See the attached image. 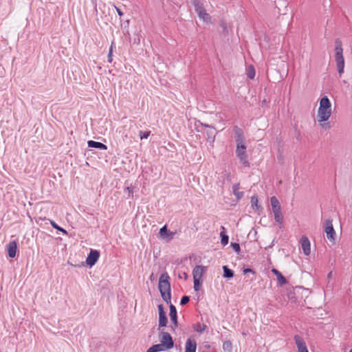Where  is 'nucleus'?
I'll list each match as a JSON object with an SVG mask.
<instances>
[{"instance_id":"nucleus-38","label":"nucleus","mask_w":352,"mask_h":352,"mask_svg":"<svg viewBox=\"0 0 352 352\" xmlns=\"http://www.w3.org/2000/svg\"><path fill=\"white\" fill-rule=\"evenodd\" d=\"M207 134L208 135V138H212V140L214 139V129L212 128L210 131H208Z\"/></svg>"},{"instance_id":"nucleus-29","label":"nucleus","mask_w":352,"mask_h":352,"mask_svg":"<svg viewBox=\"0 0 352 352\" xmlns=\"http://www.w3.org/2000/svg\"><path fill=\"white\" fill-rule=\"evenodd\" d=\"M232 345L230 341H225L223 344V349L224 351H231Z\"/></svg>"},{"instance_id":"nucleus-41","label":"nucleus","mask_w":352,"mask_h":352,"mask_svg":"<svg viewBox=\"0 0 352 352\" xmlns=\"http://www.w3.org/2000/svg\"><path fill=\"white\" fill-rule=\"evenodd\" d=\"M243 272H244L245 274H246V273H248V272H253V270H252V269H250V268H247V269H245V270H243Z\"/></svg>"},{"instance_id":"nucleus-35","label":"nucleus","mask_w":352,"mask_h":352,"mask_svg":"<svg viewBox=\"0 0 352 352\" xmlns=\"http://www.w3.org/2000/svg\"><path fill=\"white\" fill-rule=\"evenodd\" d=\"M235 142H236V146H247V145L245 144V139L236 140V141H235Z\"/></svg>"},{"instance_id":"nucleus-25","label":"nucleus","mask_w":352,"mask_h":352,"mask_svg":"<svg viewBox=\"0 0 352 352\" xmlns=\"http://www.w3.org/2000/svg\"><path fill=\"white\" fill-rule=\"evenodd\" d=\"M168 319L166 314L159 316V327H166Z\"/></svg>"},{"instance_id":"nucleus-40","label":"nucleus","mask_w":352,"mask_h":352,"mask_svg":"<svg viewBox=\"0 0 352 352\" xmlns=\"http://www.w3.org/2000/svg\"><path fill=\"white\" fill-rule=\"evenodd\" d=\"M115 8H116V11H117V13H118V14L119 16H122V15H123V12H122V11L121 10V9H120V8H118V7H116V6H115Z\"/></svg>"},{"instance_id":"nucleus-32","label":"nucleus","mask_w":352,"mask_h":352,"mask_svg":"<svg viewBox=\"0 0 352 352\" xmlns=\"http://www.w3.org/2000/svg\"><path fill=\"white\" fill-rule=\"evenodd\" d=\"M230 246L233 248V250H234L236 252L239 253V252H240V250H241V249H240V245H239V243L232 242V243H230Z\"/></svg>"},{"instance_id":"nucleus-19","label":"nucleus","mask_w":352,"mask_h":352,"mask_svg":"<svg viewBox=\"0 0 352 352\" xmlns=\"http://www.w3.org/2000/svg\"><path fill=\"white\" fill-rule=\"evenodd\" d=\"M192 5L195 7V10L196 12H200L201 10H206L204 8V1L203 0H192Z\"/></svg>"},{"instance_id":"nucleus-33","label":"nucleus","mask_w":352,"mask_h":352,"mask_svg":"<svg viewBox=\"0 0 352 352\" xmlns=\"http://www.w3.org/2000/svg\"><path fill=\"white\" fill-rule=\"evenodd\" d=\"M190 300V298L188 296H182L181 300H180V305H185L187 304Z\"/></svg>"},{"instance_id":"nucleus-15","label":"nucleus","mask_w":352,"mask_h":352,"mask_svg":"<svg viewBox=\"0 0 352 352\" xmlns=\"http://www.w3.org/2000/svg\"><path fill=\"white\" fill-rule=\"evenodd\" d=\"M233 132L234 135V140H245L244 132L242 129L238 126H233Z\"/></svg>"},{"instance_id":"nucleus-37","label":"nucleus","mask_w":352,"mask_h":352,"mask_svg":"<svg viewBox=\"0 0 352 352\" xmlns=\"http://www.w3.org/2000/svg\"><path fill=\"white\" fill-rule=\"evenodd\" d=\"M112 53H113V46L111 45L110 49H109V54H108V62L109 63H111L112 62Z\"/></svg>"},{"instance_id":"nucleus-17","label":"nucleus","mask_w":352,"mask_h":352,"mask_svg":"<svg viewBox=\"0 0 352 352\" xmlns=\"http://www.w3.org/2000/svg\"><path fill=\"white\" fill-rule=\"evenodd\" d=\"M88 146L90 148H95L100 150H107V146L103 143L96 142L94 140H89L87 142Z\"/></svg>"},{"instance_id":"nucleus-26","label":"nucleus","mask_w":352,"mask_h":352,"mask_svg":"<svg viewBox=\"0 0 352 352\" xmlns=\"http://www.w3.org/2000/svg\"><path fill=\"white\" fill-rule=\"evenodd\" d=\"M193 328L195 331L202 333L206 329V325L198 322L194 325Z\"/></svg>"},{"instance_id":"nucleus-43","label":"nucleus","mask_w":352,"mask_h":352,"mask_svg":"<svg viewBox=\"0 0 352 352\" xmlns=\"http://www.w3.org/2000/svg\"><path fill=\"white\" fill-rule=\"evenodd\" d=\"M331 276H332V272H329V274H327L328 278H330L331 277Z\"/></svg>"},{"instance_id":"nucleus-16","label":"nucleus","mask_w":352,"mask_h":352,"mask_svg":"<svg viewBox=\"0 0 352 352\" xmlns=\"http://www.w3.org/2000/svg\"><path fill=\"white\" fill-rule=\"evenodd\" d=\"M160 234L162 238H167L168 240L172 239L175 235V232H170L167 230L166 226H164L160 230Z\"/></svg>"},{"instance_id":"nucleus-30","label":"nucleus","mask_w":352,"mask_h":352,"mask_svg":"<svg viewBox=\"0 0 352 352\" xmlns=\"http://www.w3.org/2000/svg\"><path fill=\"white\" fill-rule=\"evenodd\" d=\"M151 134V131H140L139 132V135L141 140L147 138Z\"/></svg>"},{"instance_id":"nucleus-8","label":"nucleus","mask_w":352,"mask_h":352,"mask_svg":"<svg viewBox=\"0 0 352 352\" xmlns=\"http://www.w3.org/2000/svg\"><path fill=\"white\" fill-rule=\"evenodd\" d=\"M100 257V252L98 250H91L90 252L89 253L87 259H86V263L91 267L94 266L98 261Z\"/></svg>"},{"instance_id":"nucleus-20","label":"nucleus","mask_w":352,"mask_h":352,"mask_svg":"<svg viewBox=\"0 0 352 352\" xmlns=\"http://www.w3.org/2000/svg\"><path fill=\"white\" fill-rule=\"evenodd\" d=\"M221 229L222 230L220 232L221 243L223 245H226L228 243L229 236L226 234V229L223 226H221Z\"/></svg>"},{"instance_id":"nucleus-36","label":"nucleus","mask_w":352,"mask_h":352,"mask_svg":"<svg viewBox=\"0 0 352 352\" xmlns=\"http://www.w3.org/2000/svg\"><path fill=\"white\" fill-rule=\"evenodd\" d=\"M158 311H159V316L166 314V312L164 311V308L162 304H160L157 306Z\"/></svg>"},{"instance_id":"nucleus-4","label":"nucleus","mask_w":352,"mask_h":352,"mask_svg":"<svg viewBox=\"0 0 352 352\" xmlns=\"http://www.w3.org/2000/svg\"><path fill=\"white\" fill-rule=\"evenodd\" d=\"M270 204L272 206L274 220L279 225L280 228H281L283 223V217L281 212L280 204L275 196H273L270 198Z\"/></svg>"},{"instance_id":"nucleus-39","label":"nucleus","mask_w":352,"mask_h":352,"mask_svg":"<svg viewBox=\"0 0 352 352\" xmlns=\"http://www.w3.org/2000/svg\"><path fill=\"white\" fill-rule=\"evenodd\" d=\"M125 190L128 192L129 196H130V195L133 193V188L132 186H129L125 189Z\"/></svg>"},{"instance_id":"nucleus-13","label":"nucleus","mask_w":352,"mask_h":352,"mask_svg":"<svg viewBox=\"0 0 352 352\" xmlns=\"http://www.w3.org/2000/svg\"><path fill=\"white\" fill-rule=\"evenodd\" d=\"M206 267L202 265H197L192 270L193 279L201 280Z\"/></svg>"},{"instance_id":"nucleus-28","label":"nucleus","mask_w":352,"mask_h":352,"mask_svg":"<svg viewBox=\"0 0 352 352\" xmlns=\"http://www.w3.org/2000/svg\"><path fill=\"white\" fill-rule=\"evenodd\" d=\"M248 77L250 79H253L255 76V70L252 65H250L248 67V72H247Z\"/></svg>"},{"instance_id":"nucleus-45","label":"nucleus","mask_w":352,"mask_h":352,"mask_svg":"<svg viewBox=\"0 0 352 352\" xmlns=\"http://www.w3.org/2000/svg\"><path fill=\"white\" fill-rule=\"evenodd\" d=\"M204 126H205L206 127H210V126L209 125H208V124H204Z\"/></svg>"},{"instance_id":"nucleus-23","label":"nucleus","mask_w":352,"mask_h":352,"mask_svg":"<svg viewBox=\"0 0 352 352\" xmlns=\"http://www.w3.org/2000/svg\"><path fill=\"white\" fill-rule=\"evenodd\" d=\"M199 17L202 19L205 22H208L210 20V15L206 12V10H201L200 12H197Z\"/></svg>"},{"instance_id":"nucleus-42","label":"nucleus","mask_w":352,"mask_h":352,"mask_svg":"<svg viewBox=\"0 0 352 352\" xmlns=\"http://www.w3.org/2000/svg\"><path fill=\"white\" fill-rule=\"evenodd\" d=\"M220 25L222 27L224 31L226 30V25L224 22H221Z\"/></svg>"},{"instance_id":"nucleus-1","label":"nucleus","mask_w":352,"mask_h":352,"mask_svg":"<svg viewBox=\"0 0 352 352\" xmlns=\"http://www.w3.org/2000/svg\"><path fill=\"white\" fill-rule=\"evenodd\" d=\"M170 276L165 272L161 274L159 278L158 288L162 299L167 303H170L171 299V288L170 283Z\"/></svg>"},{"instance_id":"nucleus-34","label":"nucleus","mask_w":352,"mask_h":352,"mask_svg":"<svg viewBox=\"0 0 352 352\" xmlns=\"http://www.w3.org/2000/svg\"><path fill=\"white\" fill-rule=\"evenodd\" d=\"M193 281H194V289L195 291H199V289H200V280H195L193 279Z\"/></svg>"},{"instance_id":"nucleus-31","label":"nucleus","mask_w":352,"mask_h":352,"mask_svg":"<svg viewBox=\"0 0 352 352\" xmlns=\"http://www.w3.org/2000/svg\"><path fill=\"white\" fill-rule=\"evenodd\" d=\"M251 204H252V208H258V199H257L256 197L253 196V197H251Z\"/></svg>"},{"instance_id":"nucleus-18","label":"nucleus","mask_w":352,"mask_h":352,"mask_svg":"<svg viewBox=\"0 0 352 352\" xmlns=\"http://www.w3.org/2000/svg\"><path fill=\"white\" fill-rule=\"evenodd\" d=\"M272 272L276 276L277 280L280 285H285L287 283L285 277H284L278 270L274 268L272 270Z\"/></svg>"},{"instance_id":"nucleus-12","label":"nucleus","mask_w":352,"mask_h":352,"mask_svg":"<svg viewBox=\"0 0 352 352\" xmlns=\"http://www.w3.org/2000/svg\"><path fill=\"white\" fill-rule=\"evenodd\" d=\"M196 340L194 338H188L185 344V352H196Z\"/></svg>"},{"instance_id":"nucleus-14","label":"nucleus","mask_w":352,"mask_h":352,"mask_svg":"<svg viewBox=\"0 0 352 352\" xmlns=\"http://www.w3.org/2000/svg\"><path fill=\"white\" fill-rule=\"evenodd\" d=\"M16 250H17V243L15 241H10L7 245L8 254L10 258L15 257Z\"/></svg>"},{"instance_id":"nucleus-7","label":"nucleus","mask_w":352,"mask_h":352,"mask_svg":"<svg viewBox=\"0 0 352 352\" xmlns=\"http://www.w3.org/2000/svg\"><path fill=\"white\" fill-rule=\"evenodd\" d=\"M160 342L166 350L170 349L174 346L171 336L168 332H162L160 337Z\"/></svg>"},{"instance_id":"nucleus-2","label":"nucleus","mask_w":352,"mask_h":352,"mask_svg":"<svg viewBox=\"0 0 352 352\" xmlns=\"http://www.w3.org/2000/svg\"><path fill=\"white\" fill-rule=\"evenodd\" d=\"M331 116V104L327 96L322 97L320 100L317 119L318 122L327 121Z\"/></svg>"},{"instance_id":"nucleus-3","label":"nucleus","mask_w":352,"mask_h":352,"mask_svg":"<svg viewBox=\"0 0 352 352\" xmlns=\"http://www.w3.org/2000/svg\"><path fill=\"white\" fill-rule=\"evenodd\" d=\"M335 60L338 72L340 76L344 73V59L343 56V49L342 47V41L340 39H336L335 41Z\"/></svg>"},{"instance_id":"nucleus-22","label":"nucleus","mask_w":352,"mask_h":352,"mask_svg":"<svg viewBox=\"0 0 352 352\" xmlns=\"http://www.w3.org/2000/svg\"><path fill=\"white\" fill-rule=\"evenodd\" d=\"M223 277L227 278H231L234 276V271L230 268H228V266L224 265L223 266Z\"/></svg>"},{"instance_id":"nucleus-21","label":"nucleus","mask_w":352,"mask_h":352,"mask_svg":"<svg viewBox=\"0 0 352 352\" xmlns=\"http://www.w3.org/2000/svg\"><path fill=\"white\" fill-rule=\"evenodd\" d=\"M166 350L164 346V344H157L150 347L146 352H160Z\"/></svg>"},{"instance_id":"nucleus-10","label":"nucleus","mask_w":352,"mask_h":352,"mask_svg":"<svg viewBox=\"0 0 352 352\" xmlns=\"http://www.w3.org/2000/svg\"><path fill=\"white\" fill-rule=\"evenodd\" d=\"M300 243L303 253L306 256H309L311 253V244L309 239L306 236H302L300 239Z\"/></svg>"},{"instance_id":"nucleus-5","label":"nucleus","mask_w":352,"mask_h":352,"mask_svg":"<svg viewBox=\"0 0 352 352\" xmlns=\"http://www.w3.org/2000/svg\"><path fill=\"white\" fill-rule=\"evenodd\" d=\"M247 146H236L235 153L240 163L245 167H250V163L248 159Z\"/></svg>"},{"instance_id":"nucleus-11","label":"nucleus","mask_w":352,"mask_h":352,"mask_svg":"<svg viewBox=\"0 0 352 352\" xmlns=\"http://www.w3.org/2000/svg\"><path fill=\"white\" fill-rule=\"evenodd\" d=\"M170 304V320L173 324V325L171 326L172 329H175L178 326V322H177V309L175 307Z\"/></svg>"},{"instance_id":"nucleus-24","label":"nucleus","mask_w":352,"mask_h":352,"mask_svg":"<svg viewBox=\"0 0 352 352\" xmlns=\"http://www.w3.org/2000/svg\"><path fill=\"white\" fill-rule=\"evenodd\" d=\"M232 189H233V193H234V195H235V197H236L238 199H241V198H242V197H243V192H241V191H239V184H236V185L233 186Z\"/></svg>"},{"instance_id":"nucleus-27","label":"nucleus","mask_w":352,"mask_h":352,"mask_svg":"<svg viewBox=\"0 0 352 352\" xmlns=\"http://www.w3.org/2000/svg\"><path fill=\"white\" fill-rule=\"evenodd\" d=\"M51 226L56 230L61 232L64 234H67V232L63 228L57 225L54 221L50 220Z\"/></svg>"},{"instance_id":"nucleus-6","label":"nucleus","mask_w":352,"mask_h":352,"mask_svg":"<svg viewBox=\"0 0 352 352\" xmlns=\"http://www.w3.org/2000/svg\"><path fill=\"white\" fill-rule=\"evenodd\" d=\"M324 232L327 234V238L330 241H335L336 232H335L334 228L333 227L332 220L331 219H327V220H325V222H324Z\"/></svg>"},{"instance_id":"nucleus-46","label":"nucleus","mask_w":352,"mask_h":352,"mask_svg":"<svg viewBox=\"0 0 352 352\" xmlns=\"http://www.w3.org/2000/svg\"><path fill=\"white\" fill-rule=\"evenodd\" d=\"M349 352H352V349L349 351Z\"/></svg>"},{"instance_id":"nucleus-44","label":"nucleus","mask_w":352,"mask_h":352,"mask_svg":"<svg viewBox=\"0 0 352 352\" xmlns=\"http://www.w3.org/2000/svg\"><path fill=\"white\" fill-rule=\"evenodd\" d=\"M184 278L186 279L188 276L187 273L184 272Z\"/></svg>"},{"instance_id":"nucleus-9","label":"nucleus","mask_w":352,"mask_h":352,"mask_svg":"<svg viewBox=\"0 0 352 352\" xmlns=\"http://www.w3.org/2000/svg\"><path fill=\"white\" fill-rule=\"evenodd\" d=\"M294 340L298 352H309L304 339L298 335H295Z\"/></svg>"}]
</instances>
